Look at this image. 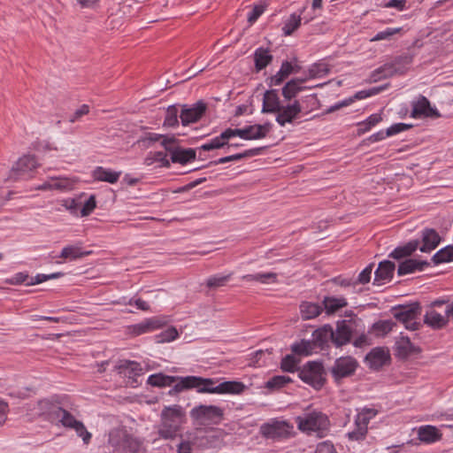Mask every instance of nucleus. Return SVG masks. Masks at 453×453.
Instances as JSON below:
<instances>
[{
    "mask_svg": "<svg viewBox=\"0 0 453 453\" xmlns=\"http://www.w3.org/2000/svg\"><path fill=\"white\" fill-rule=\"evenodd\" d=\"M174 382L175 385L169 391L171 395L191 388H196L198 393L240 395L246 388L240 381H224L215 386L213 379L198 376L174 377L157 373L148 378V383L154 387L171 386Z\"/></svg>",
    "mask_w": 453,
    "mask_h": 453,
    "instance_id": "f257e3e1",
    "label": "nucleus"
},
{
    "mask_svg": "<svg viewBox=\"0 0 453 453\" xmlns=\"http://www.w3.org/2000/svg\"><path fill=\"white\" fill-rule=\"evenodd\" d=\"M107 447L111 453H136L141 442L125 427H115L109 431Z\"/></svg>",
    "mask_w": 453,
    "mask_h": 453,
    "instance_id": "f03ea898",
    "label": "nucleus"
},
{
    "mask_svg": "<svg viewBox=\"0 0 453 453\" xmlns=\"http://www.w3.org/2000/svg\"><path fill=\"white\" fill-rule=\"evenodd\" d=\"M184 420V413L179 405L165 407L161 413V424L158 434L161 438L168 440L176 437Z\"/></svg>",
    "mask_w": 453,
    "mask_h": 453,
    "instance_id": "7ed1b4c3",
    "label": "nucleus"
},
{
    "mask_svg": "<svg viewBox=\"0 0 453 453\" xmlns=\"http://www.w3.org/2000/svg\"><path fill=\"white\" fill-rule=\"evenodd\" d=\"M49 419L52 422L60 423L64 427L73 429L76 434L81 437L85 444L90 442L92 434L89 433L84 424L78 420L71 412L59 407L52 406L49 412Z\"/></svg>",
    "mask_w": 453,
    "mask_h": 453,
    "instance_id": "20e7f679",
    "label": "nucleus"
},
{
    "mask_svg": "<svg viewBox=\"0 0 453 453\" xmlns=\"http://www.w3.org/2000/svg\"><path fill=\"white\" fill-rule=\"evenodd\" d=\"M411 58L410 56H399L395 58L392 62L386 63L382 66L374 70L369 79L368 82L375 83L384 79L392 77L397 74H403L407 69V66L411 64Z\"/></svg>",
    "mask_w": 453,
    "mask_h": 453,
    "instance_id": "39448f33",
    "label": "nucleus"
},
{
    "mask_svg": "<svg viewBox=\"0 0 453 453\" xmlns=\"http://www.w3.org/2000/svg\"><path fill=\"white\" fill-rule=\"evenodd\" d=\"M298 429L302 432H319L328 428L329 420L321 411H312L296 418Z\"/></svg>",
    "mask_w": 453,
    "mask_h": 453,
    "instance_id": "423d86ee",
    "label": "nucleus"
},
{
    "mask_svg": "<svg viewBox=\"0 0 453 453\" xmlns=\"http://www.w3.org/2000/svg\"><path fill=\"white\" fill-rule=\"evenodd\" d=\"M294 426L283 419H270L260 426V434L266 439L280 441L292 435Z\"/></svg>",
    "mask_w": 453,
    "mask_h": 453,
    "instance_id": "0eeeda50",
    "label": "nucleus"
},
{
    "mask_svg": "<svg viewBox=\"0 0 453 453\" xmlns=\"http://www.w3.org/2000/svg\"><path fill=\"white\" fill-rule=\"evenodd\" d=\"M421 308L418 303H411L407 306L400 307L394 313L395 319L403 324L406 329L411 331L418 330L421 326L419 316Z\"/></svg>",
    "mask_w": 453,
    "mask_h": 453,
    "instance_id": "6e6552de",
    "label": "nucleus"
},
{
    "mask_svg": "<svg viewBox=\"0 0 453 453\" xmlns=\"http://www.w3.org/2000/svg\"><path fill=\"white\" fill-rule=\"evenodd\" d=\"M223 410L215 405H199L190 411V417L199 424H219L223 419Z\"/></svg>",
    "mask_w": 453,
    "mask_h": 453,
    "instance_id": "1a4fd4ad",
    "label": "nucleus"
},
{
    "mask_svg": "<svg viewBox=\"0 0 453 453\" xmlns=\"http://www.w3.org/2000/svg\"><path fill=\"white\" fill-rule=\"evenodd\" d=\"M300 379L315 389H319L325 383L324 368L319 362H308L299 372Z\"/></svg>",
    "mask_w": 453,
    "mask_h": 453,
    "instance_id": "9d476101",
    "label": "nucleus"
},
{
    "mask_svg": "<svg viewBox=\"0 0 453 453\" xmlns=\"http://www.w3.org/2000/svg\"><path fill=\"white\" fill-rule=\"evenodd\" d=\"M357 362L351 357H342L335 360L331 372L335 380L349 377L354 373Z\"/></svg>",
    "mask_w": 453,
    "mask_h": 453,
    "instance_id": "9b49d317",
    "label": "nucleus"
},
{
    "mask_svg": "<svg viewBox=\"0 0 453 453\" xmlns=\"http://www.w3.org/2000/svg\"><path fill=\"white\" fill-rule=\"evenodd\" d=\"M377 411L373 409H364L360 411L355 419L357 429L348 434L349 439L356 441L363 439L367 432L369 421L375 417Z\"/></svg>",
    "mask_w": 453,
    "mask_h": 453,
    "instance_id": "f8f14e48",
    "label": "nucleus"
},
{
    "mask_svg": "<svg viewBox=\"0 0 453 453\" xmlns=\"http://www.w3.org/2000/svg\"><path fill=\"white\" fill-rule=\"evenodd\" d=\"M446 303L445 301L438 300L433 303L432 307L426 312L424 322L434 329H441L445 327L449 323L446 313L441 314L435 307H441Z\"/></svg>",
    "mask_w": 453,
    "mask_h": 453,
    "instance_id": "ddd939ff",
    "label": "nucleus"
},
{
    "mask_svg": "<svg viewBox=\"0 0 453 453\" xmlns=\"http://www.w3.org/2000/svg\"><path fill=\"white\" fill-rule=\"evenodd\" d=\"M440 116L437 109L431 105L426 97L419 96L412 102L411 117L437 119Z\"/></svg>",
    "mask_w": 453,
    "mask_h": 453,
    "instance_id": "4468645a",
    "label": "nucleus"
},
{
    "mask_svg": "<svg viewBox=\"0 0 453 453\" xmlns=\"http://www.w3.org/2000/svg\"><path fill=\"white\" fill-rule=\"evenodd\" d=\"M38 164L34 156H24L20 157L12 169V178L27 179L30 177L29 173L37 167Z\"/></svg>",
    "mask_w": 453,
    "mask_h": 453,
    "instance_id": "2eb2a0df",
    "label": "nucleus"
},
{
    "mask_svg": "<svg viewBox=\"0 0 453 453\" xmlns=\"http://www.w3.org/2000/svg\"><path fill=\"white\" fill-rule=\"evenodd\" d=\"M353 330V324L350 321H338L334 330L333 343L336 347L347 344L350 341Z\"/></svg>",
    "mask_w": 453,
    "mask_h": 453,
    "instance_id": "dca6fc26",
    "label": "nucleus"
},
{
    "mask_svg": "<svg viewBox=\"0 0 453 453\" xmlns=\"http://www.w3.org/2000/svg\"><path fill=\"white\" fill-rule=\"evenodd\" d=\"M206 110L203 102H197L192 107H184L181 110L180 118L183 126L198 121Z\"/></svg>",
    "mask_w": 453,
    "mask_h": 453,
    "instance_id": "f3484780",
    "label": "nucleus"
},
{
    "mask_svg": "<svg viewBox=\"0 0 453 453\" xmlns=\"http://www.w3.org/2000/svg\"><path fill=\"white\" fill-rule=\"evenodd\" d=\"M329 72L328 65L326 62H319L312 65L304 77L296 78L285 83V85H296V82H304L310 79L323 78Z\"/></svg>",
    "mask_w": 453,
    "mask_h": 453,
    "instance_id": "a211bd4d",
    "label": "nucleus"
},
{
    "mask_svg": "<svg viewBox=\"0 0 453 453\" xmlns=\"http://www.w3.org/2000/svg\"><path fill=\"white\" fill-rule=\"evenodd\" d=\"M395 264L391 261L385 260L379 264L374 273L373 285L381 286L390 281L395 272Z\"/></svg>",
    "mask_w": 453,
    "mask_h": 453,
    "instance_id": "6ab92c4d",
    "label": "nucleus"
},
{
    "mask_svg": "<svg viewBox=\"0 0 453 453\" xmlns=\"http://www.w3.org/2000/svg\"><path fill=\"white\" fill-rule=\"evenodd\" d=\"M117 369L121 376L127 377L133 380L131 384L136 383V377L143 373L141 365L134 361H121Z\"/></svg>",
    "mask_w": 453,
    "mask_h": 453,
    "instance_id": "aec40b11",
    "label": "nucleus"
},
{
    "mask_svg": "<svg viewBox=\"0 0 453 453\" xmlns=\"http://www.w3.org/2000/svg\"><path fill=\"white\" fill-rule=\"evenodd\" d=\"M165 321L159 318H150L134 325L130 327V332L134 335L150 333L162 327Z\"/></svg>",
    "mask_w": 453,
    "mask_h": 453,
    "instance_id": "412c9836",
    "label": "nucleus"
},
{
    "mask_svg": "<svg viewBox=\"0 0 453 453\" xmlns=\"http://www.w3.org/2000/svg\"><path fill=\"white\" fill-rule=\"evenodd\" d=\"M276 121L281 126H285L286 123H291L301 112V106L297 101L294 104L286 107H280V111H277Z\"/></svg>",
    "mask_w": 453,
    "mask_h": 453,
    "instance_id": "4be33fe9",
    "label": "nucleus"
},
{
    "mask_svg": "<svg viewBox=\"0 0 453 453\" xmlns=\"http://www.w3.org/2000/svg\"><path fill=\"white\" fill-rule=\"evenodd\" d=\"M273 60L271 50L267 48L259 47L253 53L255 71L259 73L268 66Z\"/></svg>",
    "mask_w": 453,
    "mask_h": 453,
    "instance_id": "5701e85b",
    "label": "nucleus"
},
{
    "mask_svg": "<svg viewBox=\"0 0 453 453\" xmlns=\"http://www.w3.org/2000/svg\"><path fill=\"white\" fill-rule=\"evenodd\" d=\"M388 358V351L383 348H374L366 356V361L373 369H379L383 366Z\"/></svg>",
    "mask_w": 453,
    "mask_h": 453,
    "instance_id": "b1692460",
    "label": "nucleus"
},
{
    "mask_svg": "<svg viewBox=\"0 0 453 453\" xmlns=\"http://www.w3.org/2000/svg\"><path fill=\"white\" fill-rule=\"evenodd\" d=\"M384 88L385 87H375L372 89L359 91L355 94L354 98H356V99L366 98L370 96L376 95V94L380 93L382 90V88ZM353 100H354L353 97H349V98L344 99L339 103H336L335 104L330 106V108L327 110V112H334L335 111H338L341 108L350 104L353 102Z\"/></svg>",
    "mask_w": 453,
    "mask_h": 453,
    "instance_id": "393cba45",
    "label": "nucleus"
},
{
    "mask_svg": "<svg viewBox=\"0 0 453 453\" xmlns=\"http://www.w3.org/2000/svg\"><path fill=\"white\" fill-rule=\"evenodd\" d=\"M441 242V237L434 229H426L422 234V245L419 248L422 252H430L434 250Z\"/></svg>",
    "mask_w": 453,
    "mask_h": 453,
    "instance_id": "a878e982",
    "label": "nucleus"
},
{
    "mask_svg": "<svg viewBox=\"0 0 453 453\" xmlns=\"http://www.w3.org/2000/svg\"><path fill=\"white\" fill-rule=\"evenodd\" d=\"M427 265L428 262L425 260L406 259L399 265L397 273L399 276H402L412 273L415 271H423Z\"/></svg>",
    "mask_w": 453,
    "mask_h": 453,
    "instance_id": "bb28decb",
    "label": "nucleus"
},
{
    "mask_svg": "<svg viewBox=\"0 0 453 453\" xmlns=\"http://www.w3.org/2000/svg\"><path fill=\"white\" fill-rule=\"evenodd\" d=\"M418 352V349L406 336H401L395 342V355L400 358H407L411 355Z\"/></svg>",
    "mask_w": 453,
    "mask_h": 453,
    "instance_id": "cd10ccee",
    "label": "nucleus"
},
{
    "mask_svg": "<svg viewBox=\"0 0 453 453\" xmlns=\"http://www.w3.org/2000/svg\"><path fill=\"white\" fill-rule=\"evenodd\" d=\"M334 329L330 325H325L312 334V343L323 347L329 341L333 342Z\"/></svg>",
    "mask_w": 453,
    "mask_h": 453,
    "instance_id": "c85d7f7f",
    "label": "nucleus"
},
{
    "mask_svg": "<svg viewBox=\"0 0 453 453\" xmlns=\"http://www.w3.org/2000/svg\"><path fill=\"white\" fill-rule=\"evenodd\" d=\"M280 111V103L275 90H267L264 94L262 112H277Z\"/></svg>",
    "mask_w": 453,
    "mask_h": 453,
    "instance_id": "c756f323",
    "label": "nucleus"
},
{
    "mask_svg": "<svg viewBox=\"0 0 453 453\" xmlns=\"http://www.w3.org/2000/svg\"><path fill=\"white\" fill-rule=\"evenodd\" d=\"M272 129L271 123L256 124L246 127V140L265 138Z\"/></svg>",
    "mask_w": 453,
    "mask_h": 453,
    "instance_id": "7c9ffc66",
    "label": "nucleus"
},
{
    "mask_svg": "<svg viewBox=\"0 0 453 453\" xmlns=\"http://www.w3.org/2000/svg\"><path fill=\"white\" fill-rule=\"evenodd\" d=\"M418 439L426 443L435 442L441 438L439 429L434 426H422L418 430Z\"/></svg>",
    "mask_w": 453,
    "mask_h": 453,
    "instance_id": "2f4dec72",
    "label": "nucleus"
},
{
    "mask_svg": "<svg viewBox=\"0 0 453 453\" xmlns=\"http://www.w3.org/2000/svg\"><path fill=\"white\" fill-rule=\"evenodd\" d=\"M299 69L300 67L296 64L293 65L291 62L284 61L277 73L271 77L272 82L278 85L284 81L291 73H298Z\"/></svg>",
    "mask_w": 453,
    "mask_h": 453,
    "instance_id": "473e14b6",
    "label": "nucleus"
},
{
    "mask_svg": "<svg viewBox=\"0 0 453 453\" xmlns=\"http://www.w3.org/2000/svg\"><path fill=\"white\" fill-rule=\"evenodd\" d=\"M121 173L120 172H114L110 169L104 168L102 166H97L93 171V178L99 181H105L109 183H116Z\"/></svg>",
    "mask_w": 453,
    "mask_h": 453,
    "instance_id": "72a5a7b5",
    "label": "nucleus"
},
{
    "mask_svg": "<svg viewBox=\"0 0 453 453\" xmlns=\"http://www.w3.org/2000/svg\"><path fill=\"white\" fill-rule=\"evenodd\" d=\"M196 158V150L193 149H179L175 148L171 153V160L173 163L184 165Z\"/></svg>",
    "mask_w": 453,
    "mask_h": 453,
    "instance_id": "f704fd0d",
    "label": "nucleus"
},
{
    "mask_svg": "<svg viewBox=\"0 0 453 453\" xmlns=\"http://www.w3.org/2000/svg\"><path fill=\"white\" fill-rule=\"evenodd\" d=\"M322 306L318 303L303 302L300 305L301 314L303 319H312L322 312Z\"/></svg>",
    "mask_w": 453,
    "mask_h": 453,
    "instance_id": "c9c22d12",
    "label": "nucleus"
},
{
    "mask_svg": "<svg viewBox=\"0 0 453 453\" xmlns=\"http://www.w3.org/2000/svg\"><path fill=\"white\" fill-rule=\"evenodd\" d=\"M323 305L326 313L331 314L337 311L339 309L347 306V302L342 297L337 298L333 296H326L323 300Z\"/></svg>",
    "mask_w": 453,
    "mask_h": 453,
    "instance_id": "e433bc0d",
    "label": "nucleus"
},
{
    "mask_svg": "<svg viewBox=\"0 0 453 453\" xmlns=\"http://www.w3.org/2000/svg\"><path fill=\"white\" fill-rule=\"evenodd\" d=\"M91 254V251H81L78 246H65L63 248L59 257L64 259L75 260Z\"/></svg>",
    "mask_w": 453,
    "mask_h": 453,
    "instance_id": "4c0bfd02",
    "label": "nucleus"
},
{
    "mask_svg": "<svg viewBox=\"0 0 453 453\" xmlns=\"http://www.w3.org/2000/svg\"><path fill=\"white\" fill-rule=\"evenodd\" d=\"M261 150H262L261 148H255V149L245 150L242 153H238V154L220 157L219 159L215 161L214 164L221 165V164L227 163V162L237 161V160L242 159L244 157H254V156L259 155L261 152Z\"/></svg>",
    "mask_w": 453,
    "mask_h": 453,
    "instance_id": "58836bf2",
    "label": "nucleus"
},
{
    "mask_svg": "<svg viewBox=\"0 0 453 453\" xmlns=\"http://www.w3.org/2000/svg\"><path fill=\"white\" fill-rule=\"evenodd\" d=\"M302 22L301 13H292L284 22L282 32L285 36L291 35L300 26Z\"/></svg>",
    "mask_w": 453,
    "mask_h": 453,
    "instance_id": "ea45409f",
    "label": "nucleus"
},
{
    "mask_svg": "<svg viewBox=\"0 0 453 453\" xmlns=\"http://www.w3.org/2000/svg\"><path fill=\"white\" fill-rule=\"evenodd\" d=\"M418 243L419 242L418 241H413L410 242L409 243L403 247H398L391 252L390 257L395 259H400L404 257L410 256L418 249Z\"/></svg>",
    "mask_w": 453,
    "mask_h": 453,
    "instance_id": "a19ab883",
    "label": "nucleus"
},
{
    "mask_svg": "<svg viewBox=\"0 0 453 453\" xmlns=\"http://www.w3.org/2000/svg\"><path fill=\"white\" fill-rule=\"evenodd\" d=\"M146 165H152L154 163H158L159 166L169 167L170 161L167 159V155L163 151H157L150 153L144 160Z\"/></svg>",
    "mask_w": 453,
    "mask_h": 453,
    "instance_id": "79ce46f5",
    "label": "nucleus"
},
{
    "mask_svg": "<svg viewBox=\"0 0 453 453\" xmlns=\"http://www.w3.org/2000/svg\"><path fill=\"white\" fill-rule=\"evenodd\" d=\"M51 190L66 191L73 188L74 181L65 177H50Z\"/></svg>",
    "mask_w": 453,
    "mask_h": 453,
    "instance_id": "37998d69",
    "label": "nucleus"
},
{
    "mask_svg": "<svg viewBox=\"0 0 453 453\" xmlns=\"http://www.w3.org/2000/svg\"><path fill=\"white\" fill-rule=\"evenodd\" d=\"M435 265L447 263L453 260V245L447 246L437 251L432 257Z\"/></svg>",
    "mask_w": 453,
    "mask_h": 453,
    "instance_id": "c03bdc74",
    "label": "nucleus"
},
{
    "mask_svg": "<svg viewBox=\"0 0 453 453\" xmlns=\"http://www.w3.org/2000/svg\"><path fill=\"white\" fill-rule=\"evenodd\" d=\"M313 343L310 341L302 340L300 342L294 343L291 346L293 353L299 356H309L312 353Z\"/></svg>",
    "mask_w": 453,
    "mask_h": 453,
    "instance_id": "a18cd8bd",
    "label": "nucleus"
},
{
    "mask_svg": "<svg viewBox=\"0 0 453 453\" xmlns=\"http://www.w3.org/2000/svg\"><path fill=\"white\" fill-rule=\"evenodd\" d=\"M231 274L228 275H214L206 280V286L210 288H217L225 286L229 280Z\"/></svg>",
    "mask_w": 453,
    "mask_h": 453,
    "instance_id": "49530a36",
    "label": "nucleus"
},
{
    "mask_svg": "<svg viewBox=\"0 0 453 453\" xmlns=\"http://www.w3.org/2000/svg\"><path fill=\"white\" fill-rule=\"evenodd\" d=\"M299 362L300 359L294 355H287L282 358L280 367L285 372H293Z\"/></svg>",
    "mask_w": 453,
    "mask_h": 453,
    "instance_id": "de8ad7c7",
    "label": "nucleus"
},
{
    "mask_svg": "<svg viewBox=\"0 0 453 453\" xmlns=\"http://www.w3.org/2000/svg\"><path fill=\"white\" fill-rule=\"evenodd\" d=\"M290 380V378L288 376H274L266 382L265 388L269 389L280 388L288 383Z\"/></svg>",
    "mask_w": 453,
    "mask_h": 453,
    "instance_id": "09e8293b",
    "label": "nucleus"
},
{
    "mask_svg": "<svg viewBox=\"0 0 453 453\" xmlns=\"http://www.w3.org/2000/svg\"><path fill=\"white\" fill-rule=\"evenodd\" d=\"M226 144H227V142L225 141L224 138H221V134L219 136H217L208 142L203 144L200 149L205 151L220 149L224 147Z\"/></svg>",
    "mask_w": 453,
    "mask_h": 453,
    "instance_id": "8fccbe9b",
    "label": "nucleus"
},
{
    "mask_svg": "<svg viewBox=\"0 0 453 453\" xmlns=\"http://www.w3.org/2000/svg\"><path fill=\"white\" fill-rule=\"evenodd\" d=\"M402 28L400 27H388L384 31H380L377 33L372 39L371 42H378L382 40H390L391 37L396 34H398L401 31Z\"/></svg>",
    "mask_w": 453,
    "mask_h": 453,
    "instance_id": "3c124183",
    "label": "nucleus"
},
{
    "mask_svg": "<svg viewBox=\"0 0 453 453\" xmlns=\"http://www.w3.org/2000/svg\"><path fill=\"white\" fill-rule=\"evenodd\" d=\"M178 331L175 327L171 326L168 327L166 330L163 331L161 334H159L157 338V342H169L173 340H175L178 337Z\"/></svg>",
    "mask_w": 453,
    "mask_h": 453,
    "instance_id": "603ef678",
    "label": "nucleus"
},
{
    "mask_svg": "<svg viewBox=\"0 0 453 453\" xmlns=\"http://www.w3.org/2000/svg\"><path fill=\"white\" fill-rule=\"evenodd\" d=\"M239 136L244 140H246V127L243 128H227L224 132L221 133V138H224L226 142H227L228 139Z\"/></svg>",
    "mask_w": 453,
    "mask_h": 453,
    "instance_id": "864d4df0",
    "label": "nucleus"
},
{
    "mask_svg": "<svg viewBox=\"0 0 453 453\" xmlns=\"http://www.w3.org/2000/svg\"><path fill=\"white\" fill-rule=\"evenodd\" d=\"M63 275H64L63 273H50V274H43V273L37 274L35 278L32 279V280L30 282H27V285L32 286V285H35V284H40L48 280L57 279Z\"/></svg>",
    "mask_w": 453,
    "mask_h": 453,
    "instance_id": "5fc2aeb1",
    "label": "nucleus"
},
{
    "mask_svg": "<svg viewBox=\"0 0 453 453\" xmlns=\"http://www.w3.org/2000/svg\"><path fill=\"white\" fill-rule=\"evenodd\" d=\"M96 207V196L91 195L88 199L85 202L84 205L81 210V216L87 217L92 213Z\"/></svg>",
    "mask_w": 453,
    "mask_h": 453,
    "instance_id": "6e6d98bb",
    "label": "nucleus"
},
{
    "mask_svg": "<svg viewBox=\"0 0 453 453\" xmlns=\"http://www.w3.org/2000/svg\"><path fill=\"white\" fill-rule=\"evenodd\" d=\"M265 6L262 4L255 5L248 14V21L250 24L255 23L257 19L264 13Z\"/></svg>",
    "mask_w": 453,
    "mask_h": 453,
    "instance_id": "4d7b16f0",
    "label": "nucleus"
},
{
    "mask_svg": "<svg viewBox=\"0 0 453 453\" xmlns=\"http://www.w3.org/2000/svg\"><path fill=\"white\" fill-rule=\"evenodd\" d=\"M88 112L89 106L88 104H82L69 117V122L74 123L76 121H79L83 116L87 115Z\"/></svg>",
    "mask_w": 453,
    "mask_h": 453,
    "instance_id": "13d9d810",
    "label": "nucleus"
},
{
    "mask_svg": "<svg viewBox=\"0 0 453 453\" xmlns=\"http://www.w3.org/2000/svg\"><path fill=\"white\" fill-rule=\"evenodd\" d=\"M384 7L394 8L398 12H403L409 8L406 0H389L384 4Z\"/></svg>",
    "mask_w": 453,
    "mask_h": 453,
    "instance_id": "bf43d9fd",
    "label": "nucleus"
},
{
    "mask_svg": "<svg viewBox=\"0 0 453 453\" xmlns=\"http://www.w3.org/2000/svg\"><path fill=\"white\" fill-rule=\"evenodd\" d=\"M257 281L263 284L274 283L277 281V274L274 273H256Z\"/></svg>",
    "mask_w": 453,
    "mask_h": 453,
    "instance_id": "052dcab7",
    "label": "nucleus"
},
{
    "mask_svg": "<svg viewBox=\"0 0 453 453\" xmlns=\"http://www.w3.org/2000/svg\"><path fill=\"white\" fill-rule=\"evenodd\" d=\"M411 127V125H408V124H404V123H396V124L392 125L386 130V135L391 136V135L396 134L398 133H401L403 131H405Z\"/></svg>",
    "mask_w": 453,
    "mask_h": 453,
    "instance_id": "680f3d73",
    "label": "nucleus"
},
{
    "mask_svg": "<svg viewBox=\"0 0 453 453\" xmlns=\"http://www.w3.org/2000/svg\"><path fill=\"white\" fill-rule=\"evenodd\" d=\"M394 322L391 320L379 321L373 325L375 330L387 334L393 329Z\"/></svg>",
    "mask_w": 453,
    "mask_h": 453,
    "instance_id": "e2e57ef3",
    "label": "nucleus"
},
{
    "mask_svg": "<svg viewBox=\"0 0 453 453\" xmlns=\"http://www.w3.org/2000/svg\"><path fill=\"white\" fill-rule=\"evenodd\" d=\"M335 449L330 441H325L317 445L316 453H334Z\"/></svg>",
    "mask_w": 453,
    "mask_h": 453,
    "instance_id": "0e129e2a",
    "label": "nucleus"
},
{
    "mask_svg": "<svg viewBox=\"0 0 453 453\" xmlns=\"http://www.w3.org/2000/svg\"><path fill=\"white\" fill-rule=\"evenodd\" d=\"M372 272V265H369L365 267L358 275L357 282L360 284H365L370 281Z\"/></svg>",
    "mask_w": 453,
    "mask_h": 453,
    "instance_id": "69168bd1",
    "label": "nucleus"
},
{
    "mask_svg": "<svg viewBox=\"0 0 453 453\" xmlns=\"http://www.w3.org/2000/svg\"><path fill=\"white\" fill-rule=\"evenodd\" d=\"M28 279V274L27 273H18L14 274L12 278L8 279L6 282L12 285H19L25 282Z\"/></svg>",
    "mask_w": 453,
    "mask_h": 453,
    "instance_id": "338daca9",
    "label": "nucleus"
},
{
    "mask_svg": "<svg viewBox=\"0 0 453 453\" xmlns=\"http://www.w3.org/2000/svg\"><path fill=\"white\" fill-rule=\"evenodd\" d=\"M175 142L176 139L174 137H165L162 136L160 140V144L165 149V150L169 151L170 154L175 149Z\"/></svg>",
    "mask_w": 453,
    "mask_h": 453,
    "instance_id": "774afa93",
    "label": "nucleus"
}]
</instances>
